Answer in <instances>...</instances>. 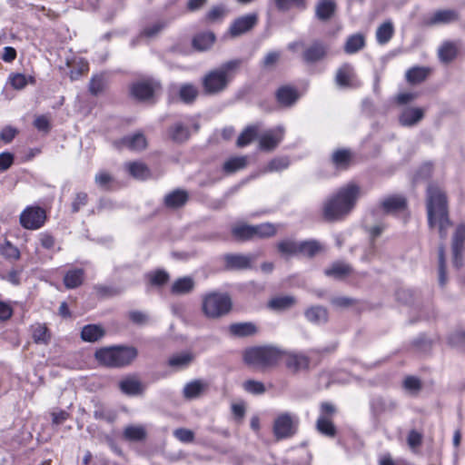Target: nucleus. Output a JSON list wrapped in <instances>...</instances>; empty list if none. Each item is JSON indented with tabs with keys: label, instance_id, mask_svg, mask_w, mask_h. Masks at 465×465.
Returning a JSON list of instances; mask_svg holds the SVG:
<instances>
[{
	"label": "nucleus",
	"instance_id": "obj_1",
	"mask_svg": "<svg viewBox=\"0 0 465 465\" xmlns=\"http://www.w3.org/2000/svg\"><path fill=\"white\" fill-rule=\"evenodd\" d=\"M360 193V186L353 183L339 188L323 202L322 218L329 223L342 221L354 209Z\"/></svg>",
	"mask_w": 465,
	"mask_h": 465
},
{
	"label": "nucleus",
	"instance_id": "obj_2",
	"mask_svg": "<svg viewBox=\"0 0 465 465\" xmlns=\"http://www.w3.org/2000/svg\"><path fill=\"white\" fill-rule=\"evenodd\" d=\"M427 213L430 227H437L440 237L445 239L451 223L449 219L446 195L437 185L428 186Z\"/></svg>",
	"mask_w": 465,
	"mask_h": 465
},
{
	"label": "nucleus",
	"instance_id": "obj_3",
	"mask_svg": "<svg viewBox=\"0 0 465 465\" xmlns=\"http://www.w3.org/2000/svg\"><path fill=\"white\" fill-rule=\"evenodd\" d=\"M242 63L241 59L230 60L218 68L208 72L202 81L204 93L213 95L223 92L239 70Z\"/></svg>",
	"mask_w": 465,
	"mask_h": 465
},
{
	"label": "nucleus",
	"instance_id": "obj_4",
	"mask_svg": "<svg viewBox=\"0 0 465 465\" xmlns=\"http://www.w3.org/2000/svg\"><path fill=\"white\" fill-rule=\"evenodd\" d=\"M94 357L104 366L122 368L132 363L137 357V351L134 347H104L97 350Z\"/></svg>",
	"mask_w": 465,
	"mask_h": 465
},
{
	"label": "nucleus",
	"instance_id": "obj_5",
	"mask_svg": "<svg viewBox=\"0 0 465 465\" xmlns=\"http://www.w3.org/2000/svg\"><path fill=\"white\" fill-rule=\"evenodd\" d=\"M282 354L279 349L272 346H257L244 351L243 361L249 366L264 370L275 366Z\"/></svg>",
	"mask_w": 465,
	"mask_h": 465
},
{
	"label": "nucleus",
	"instance_id": "obj_6",
	"mask_svg": "<svg viewBox=\"0 0 465 465\" xmlns=\"http://www.w3.org/2000/svg\"><path fill=\"white\" fill-rule=\"evenodd\" d=\"M232 300L226 293L212 292L203 297L202 310L209 319H218L226 315L232 309Z\"/></svg>",
	"mask_w": 465,
	"mask_h": 465
},
{
	"label": "nucleus",
	"instance_id": "obj_7",
	"mask_svg": "<svg viewBox=\"0 0 465 465\" xmlns=\"http://www.w3.org/2000/svg\"><path fill=\"white\" fill-rule=\"evenodd\" d=\"M161 89V84L153 78L138 80L132 84L130 92L139 101H149Z\"/></svg>",
	"mask_w": 465,
	"mask_h": 465
},
{
	"label": "nucleus",
	"instance_id": "obj_8",
	"mask_svg": "<svg viewBox=\"0 0 465 465\" xmlns=\"http://www.w3.org/2000/svg\"><path fill=\"white\" fill-rule=\"evenodd\" d=\"M46 219L45 212L38 206H28L20 214V224L27 230L41 228Z\"/></svg>",
	"mask_w": 465,
	"mask_h": 465
},
{
	"label": "nucleus",
	"instance_id": "obj_9",
	"mask_svg": "<svg viewBox=\"0 0 465 465\" xmlns=\"http://www.w3.org/2000/svg\"><path fill=\"white\" fill-rule=\"evenodd\" d=\"M335 83L341 88H356L361 85L353 66L344 64L338 68L335 74Z\"/></svg>",
	"mask_w": 465,
	"mask_h": 465
},
{
	"label": "nucleus",
	"instance_id": "obj_10",
	"mask_svg": "<svg viewBox=\"0 0 465 465\" xmlns=\"http://www.w3.org/2000/svg\"><path fill=\"white\" fill-rule=\"evenodd\" d=\"M465 242V225L459 224L456 227L455 232L452 236L451 250H452V262L456 268L462 265V252Z\"/></svg>",
	"mask_w": 465,
	"mask_h": 465
},
{
	"label": "nucleus",
	"instance_id": "obj_11",
	"mask_svg": "<svg viewBox=\"0 0 465 465\" xmlns=\"http://www.w3.org/2000/svg\"><path fill=\"white\" fill-rule=\"evenodd\" d=\"M273 432L278 440L291 437L294 434V421L290 413H282L274 420Z\"/></svg>",
	"mask_w": 465,
	"mask_h": 465
},
{
	"label": "nucleus",
	"instance_id": "obj_12",
	"mask_svg": "<svg viewBox=\"0 0 465 465\" xmlns=\"http://www.w3.org/2000/svg\"><path fill=\"white\" fill-rule=\"evenodd\" d=\"M284 361L286 368L293 373L309 370L311 359L302 352H285Z\"/></svg>",
	"mask_w": 465,
	"mask_h": 465
},
{
	"label": "nucleus",
	"instance_id": "obj_13",
	"mask_svg": "<svg viewBox=\"0 0 465 465\" xmlns=\"http://www.w3.org/2000/svg\"><path fill=\"white\" fill-rule=\"evenodd\" d=\"M254 255H244L240 253H227L224 255L225 268L227 270H245L251 268L255 260Z\"/></svg>",
	"mask_w": 465,
	"mask_h": 465
},
{
	"label": "nucleus",
	"instance_id": "obj_14",
	"mask_svg": "<svg viewBox=\"0 0 465 465\" xmlns=\"http://www.w3.org/2000/svg\"><path fill=\"white\" fill-rule=\"evenodd\" d=\"M425 111L420 107L408 106L401 110L399 115V123L404 127L417 125L424 117Z\"/></svg>",
	"mask_w": 465,
	"mask_h": 465
},
{
	"label": "nucleus",
	"instance_id": "obj_15",
	"mask_svg": "<svg viewBox=\"0 0 465 465\" xmlns=\"http://www.w3.org/2000/svg\"><path fill=\"white\" fill-rule=\"evenodd\" d=\"M114 146L121 148H128L132 151H141L146 148L147 141L143 134L136 133L129 136H125L119 141L114 143Z\"/></svg>",
	"mask_w": 465,
	"mask_h": 465
},
{
	"label": "nucleus",
	"instance_id": "obj_16",
	"mask_svg": "<svg viewBox=\"0 0 465 465\" xmlns=\"http://www.w3.org/2000/svg\"><path fill=\"white\" fill-rule=\"evenodd\" d=\"M327 51L328 47L324 43L316 41L304 50L302 58L307 64H314L322 60L326 56Z\"/></svg>",
	"mask_w": 465,
	"mask_h": 465
},
{
	"label": "nucleus",
	"instance_id": "obj_17",
	"mask_svg": "<svg viewBox=\"0 0 465 465\" xmlns=\"http://www.w3.org/2000/svg\"><path fill=\"white\" fill-rule=\"evenodd\" d=\"M257 23V15L249 14L237 18L230 27L232 36H238L251 30Z\"/></svg>",
	"mask_w": 465,
	"mask_h": 465
},
{
	"label": "nucleus",
	"instance_id": "obj_18",
	"mask_svg": "<svg viewBox=\"0 0 465 465\" xmlns=\"http://www.w3.org/2000/svg\"><path fill=\"white\" fill-rule=\"evenodd\" d=\"M282 134L283 129L282 127L266 132L260 138V148L264 151L275 149L282 141Z\"/></svg>",
	"mask_w": 465,
	"mask_h": 465
},
{
	"label": "nucleus",
	"instance_id": "obj_19",
	"mask_svg": "<svg viewBox=\"0 0 465 465\" xmlns=\"http://www.w3.org/2000/svg\"><path fill=\"white\" fill-rule=\"evenodd\" d=\"M306 320L315 325L325 324L329 320V314L326 308L315 305L308 308L304 312Z\"/></svg>",
	"mask_w": 465,
	"mask_h": 465
},
{
	"label": "nucleus",
	"instance_id": "obj_20",
	"mask_svg": "<svg viewBox=\"0 0 465 465\" xmlns=\"http://www.w3.org/2000/svg\"><path fill=\"white\" fill-rule=\"evenodd\" d=\"M371 406L376 414H381L395 411L398 407V402L390 397H376L371 401Z\"/></svg>",
	"mask_w": 465,
	"mask_h": 465
},
{
	"label": "nucleus",
	"instance_id": "obj_21",
	"mask_svg": "<svg viewBox=\"0 0 465 465\" xmlns=\"http://www.w3.org/2000/svg\"><path fill=\"white\" fill-rule=\"evenodd\" d=\"M119 388L123 393L134 396L143 392V387L135 376H128L119 382Z\"/></svg>",
	"mask_w": 465,
	"mask_h": 465
},
{
	"label": "nucleus",
	"instance_id": "obj_22",
	"mask_svg": "<svg viewBox=\"0 0 465 465\" xmlns=\"http://www.w3.org/2000/svg\"><path fill=\"white\" fill-rule=\"evenodd\" d=\"M276 98L280 104L292 106L298 100L299 95L295 88L284 85L277 90Z\"/></svg>",
	"mask_w": 465,
	"mask_h": 465
},
{
	"label": "nucleus",
	"instance_id": "obj_23",
	"mask_svg": "<svg viewBox=\"0 0 465 465\" xmlns=\"http://www.w3.org/2000/svg\"><path fill=\"white\" fill-rule=\"evenodd\" d=\"M188 201V193L184 190L177 189L164 197V204L169 208H179Z\"/></svg>",
	"mask_w": 465,
	"mask_h": 465
},
{
	"label": "nucleus",
	"instance_id": "obj_24",
	"mask_svg": "<svg viewBox=\"0 0 465 465\" xmlns=\"http://www.w3.org/2000/svg\"><path fill=\"white\" fill-rule=\"evenodd\" d=\"M194 356L189 351H182L172 355L168 360V364L174 370H183L187 368L193 361Z\"/></svg>",
	"mask_w": 465,
	"mask_h": 465
},
{
	"label": "nucleus",
	"instance_id": "obj_25",
	"mask_svg": "<svg viewBox=\"0 0 465 465\" xmlns=\"http://www.w3.org/2000/svg\"><path fill=\"white\" fill-rule=\"evenodd\" d=\"M105 331L103 327L96 324L85 325L81 331V338L87 342H94L104 337Z\"/></svg>",
	"mask_w": 465,
	"mask_h": 465
},
{
	"label": "nucleus",
	"instance_id": "obj_26",
	"mask_svg": "<svg viewBox=\"0 0 465 465\" xmlns=\"http://www.w3.org/2000/svg\"><path fill=\"white\" fill-rule=\"evenodd\" d=\"M336 4L331 0H321L315 7V14L322 21L329 20L334 14Z\"/></svg>",
	"mask_w": 465,
	"mask_h": 465
},
{
	"label": "nucleus",
	"instance_id": "obj_27",
	"mask_svg": "<svg viewBox=\"0 0 465 465\" xmlns=\"http://www.w3.org/2000/svg\"><path fill=\"white\" fill-rule=\"evenodd\" d=\"M194 281L192 277L185 276L177 279L172 285L171 292L176 295H183L191 292L194 288Z\"/></svg>",
	"mask_w": 465,
	"mask_h": 465
},
{
	"label": "nucleus",
	"instance_id": "obj_28",
	"mask_svg": "<svg viewBox=\"0 0 465 465\" xmlns=\"http://www.w3.org/2000/svg\"><path fill=\"white\" fill-rule=\"evenodd\" d=\"M459 19V14L452 9L438 10L430 18V24H450Z\"/></svg>",
	"mask_w": 465,
	"mask_h": 465
},
{
	"label": "nucleus",
	"instance_id": "obj_29",
	"mask_svg": "<svg viewBox=\"0 0 465 465\" xmlns=\"http://www.w3.org/2000/svg\"><path fill=\"white\" fill-rule=\"evenodd\" d=\"M207 383L202 380H194L188 382L183 388V396L186 399H194L199 397L207 388Z\"/></svg>",
	"mask_w": 465,
	"mask_h": 465
},
{
	"label": "nucleus",
	"instance_id": "obj_30",
	"mask_svg": "<svg viewBox=\"0 0 465 465\" xmlns=\"http://www.w3.org/2000/svg\"><path fill=\"white\" fill-rule=\"evenodd\" d=\"M365 45V38L361 34H354L347 38L344 45V52L349 54H355Z\"/></svg>",
	"mask_w": 465,
	"mask_h": 465
},
{
	"label": "nucleus",
	"instance_id": "obj_31",
	"mask_svg": "<svg viewBox=\"0 0 465 465\" xmlns=\"http://www.w3.org/2000/svg\"><path fill=\"white\" fill-rule=\"evenodd\" d=\"M381 206L386 213L397 212L405 207V199L401 196H389L381 201Z\"/></svg>",
	"mask_w": 465,
	"mask_h": 465
},
{
	"label": "nucleus",
	"instance_id": "obj_32",
	"mask_svg": "<svg viewBox=\"0 0 465 465\" xmlns=\"http://www.w3.org/2000/svg\"><path fill=\"white\" fill-rule=\"evenodd\" d=\"M231 334L237 337H247L256 333L257 329L251 322H239L231 324L229 327Z\"/></svg>",
	"mask_w": 465,
	"mask_h": 465
},
{
	"label": "nucleus",
	"instance_id": "obj_33",
	"mask_svg": "<svg viewBox=\"0 0 465 465\" xmlns=\"http://www.w3.org/2000/svg\"><path fill=\"white\" fill-rule=\"evenodd\" d=\"M232 236L238 241H248L254 238L253 225L238 223L232 228Z\"/></svg>",
	"mask_w": 465,
	"mask_h": 465
},
{
	"label": "nucleus",
	"instance_id": "obj_34",
	"mask_svg": "<svg viewBox=\"0 0 465 465\" xmlns=\"http://www.w3.org/2000/svg\"><path fill=\"white\" fill-rule=\"evenodd\" d=\"M179 97L184 104H192L199 94L197 86L193 84H183L179 88Z\"/></svg>",
	"mask_w": 465,
	"mask_h": 465
},
{
	"label": "nucleus",
	"instance_id": "obj_35",
	"mask_svg": "<svg viewBox=\"0 0 465 465\" xmlns=\"http://www.w3.org/2000/svg\"><path fill=\"white\" fill-rule=\"evenodd\" d=\"M84 270L74 269L68 271L64 277V283L67 289H74L80 286L84 281Z\"/></svg>",
	"mask_w": 465,
	"mask_h": 465
},
{
	"label": "nucleus",
	"instance_id": "obj_36",
	"mask_svg": "<svg viewBox=\"0 0 465 465\" xmlns=\"http://www.w3.org/2000/svg\"><path fill=\"white\" fill-rule=\"evenodd\" d=\"M215 36L213 33L207 32L196 35L193 40V47L199 51L209 49L214 43Z\"/></svg>",
	"mask_w": 465,
	"mask_h": 465
},
{
	"label": "nucleus",
	"instance_id": "obj_37",
	"mask_svg": "<svg viewBox=\"0 0 465 465\" xmlns=\"http://www.w3.org/2000/svg\"><path fill=\"white\" fill-rule=\"evenodd\" d=\"M429 73L430 70L426 67L415 66L406 72V80L411 84H419L427 78Z\"/></svg>",
	"mask_w": 465,
	"mask_h": 465
},
{
	"label": "nucleus",
	"instance_id": "obj_38",
	"mask_svg": "<svg viewBox=\"0 0 465 465\" xmlns=\"http://www.w3.org/2000/svg\"><path fill=\"white\" fill-rule=\"evenodd\" d=\"M32 337L34 341L38 344H47L51 339L47 327L41 323L32 326Z\"/></svg>",
	"mask_w": 465,
	"mask_h": 465
},
{
	"label": "nucleus",
	"instance_id": "obj_39",
	"mask_svg": "<svg viewBox=\"0 0 465 465\" xmlns=\"http://www.w3.org/2000/svg\"><path fill=\"white\" fill-rule=\"evenodd\" d=\"M247 156H236L230 158L223 163V171L227 173H233L242 170L247 165Z\"/></svg>",
	"mask_w": 465,
	"mask_h": 465
},
{
	"label": "nucleus",
	"instance_id": "obj_40",
	"mask_svg": "<svg viewBox=\"0 0 465 465\" xmlns=\"http://www.w3.org/2000/svg\"><path fill=\"white\" fill-rule=\"evenodd\" d=\"M394 33L392 23L388 21L381 25L376 31V39L380 45L388 43Z\"/></svg>",
	"mask_w": 465,
	"mask_h": 465
},
{
	"label": "nucleus",
	"instance_id": "obj_41",
	"mask_svg": "<svg viewBox=\"0 0 465 465\" xmlns=\"http://www.w3.org/2000/svg\"><path fill=\"white\" fill-rule=\"evenodd\" d=\"M351 160V153L350 150L339 149L333 152L331 161L337 168L345 169Z\"/></svg>",
	"mask_w": 465,
	"mask_h": 465
},
{
	"label": "nucleus",
	"instance_id": "obj_42",
	"mask_svg": "<svg viewBox=\"0 0 465 465\" xmlns=\"http://www.w3.org/2000/svg\"><path fill=\"white\" fill-rule=\"evenodd\" d=\"M170 137L176 143H183L189 138V130L182 123L174 124L169 130Z\"/></svg>",
	"mask_w": 465,
	"mask_h": 465
},
{
	"label": "nucleus",
	"instance_id": "obj_43",
	"mask_svg": "<svg viewBox=\"0 0 465 465\" xmlns=\"http://www.w3.org/2000/svg\"><path fill=\"white\" fill-rule=\"evenodd\" d=\"M458 53L457 46L450 42L444 43L438 51L439 58L443 63H450L452 61Z\"/></svg>",
	"mask_w": 465,
	"mask_h": 465
},
{
	"label": "nucleus",
	"instance_id": "obj_44",
	"mask_svg": "<svg viewBox=\"0 0 465 465\" xmlns=\"http://www.w3.org/2000/svg\"><path fill=\"white\" fill-rule=\"evenodd\" d=\"M258 131V125L247 126L239 135L236 142L237 146L243 147L249 144L257 136Z\"/></svg>",
	"mask_w": 465,
	"mask_h": 465
},
{
	"label": "nucleus",
	"instance_id": "obj_45",
	"mask_svg": "<svg viewBox=\"0 0 465 465\" xmlns=\"http://www.w3.org/2000/svg\"><path fill=\"white\" fill-rule=\"evenodd\" d=\"M350 265L343 262H334L325 270V274L335 279H341L351 272Z\"/></svg>",
	"mask_w": 465,
	"mask_h": 465
},
{
	"label": "nucleus",
	"instance_id": "obj_46",
	"mask_svg": "<svg viewBox=\"0 0 465 465\" xmlns=\"http://www.w3.org/2000/svg\"><path fill=\"white\" fill-rule=\"evenodd\" d=\"M277 232L276 225L271 223H261L253 225L254 238H269L275 235Z\"/></svg>",
	"mask_w": 465,
	"mask_h": 465
},
{
	"label": "nucleus",
	"instance_id": "obj_47",
	"mask_svg": "<svg viewBox=\"0 0 465 465\" xmlns=\"http://www.w3.org/2000/svg\"><path fill=\"white\" fill-rule=\"evenodd\" d=\"M128 171L132 176L136 179L145 180L149 177L150 172L147 166L140 162L130 163L127 165Z\"/></svg>",
	"mask_w": 465,
	"mask_h": 465
},
{
	"label": "nucleus",
	"instance_id": "obj_48",
	"mask_svg": "<svg viewBox=\"0 0 465 465\" xmlns=\"http://www.w3.org/2000/svg\"><path fill=\"white\" fill-rule=\"evenodd\" d=\"M316 428L318 431L327 437H334L336 434V429L333 423L329 420V418L324 416H320L316 422Z\"/></svg>",
	"mask_w": 465,
	"mask_h": 465
},
{
	"label": "nucleus",
	"instance_id": "obj_49",
	"mask_svg": "<svg viewBox=\"0 0 465 465\" xmlns=\"http://www.w3.org/2000/svg\"><path fill=\"white\" fill-rule=\"evenodd\" d=\"M124 437L131 441L143 440L146 437V430L143 426H128L124 430Z\"/></svg>",
	"mask_w": 465,
	"mask_h": 465
},
{
	"label": "nucleus",
	"instance_id": "obj_50",
	"mask_svg": "<svg viewBox=\"0 0 465 465\" xmlns=\"http://www.w3.org/2000/svg\"><path fill=\"white\" fill-rule=\"evenodd\" d=\"M322 250L317 241H304L299 242V253L304 256L312 257Z\"/></svg>",
	"mask_w": 465,
	"mask_h": 465
},
{
	"label": "nucleus",
	"instance_id": "obj_51",
	"mask_svg": "<svg viewBox=\"0 0 465 465\" xmlns=\"http://www.w3.org/2000/svg\"><path fill=\"white\" fill-rule=\"evenodd\" d=\"M290 164L289 160L286 157H278L271 160L268 164L263 168L262 173H274L282 172L288 168Z\"/></svg>",
	"mask_w": 465,
	"mask_h": 465
},
{
	"label": "nucleus",
	"instance_id": "obj_52",
	"mask_svg": "<svg viewBox=\"0 0 465 465\" xmlns=\"http://www.w3.org/2000/svg\"><path fill=\"white\" fill-rule=\"evenodd\" d=\"M295 304V299L292 296L276 297L270 301L269 306L275 310H285Z\"/></svg>",
	"mask_w": 465,
	"mask_h": 465
},
{
	"label": "nucleus",
	"instance_id": "obj_53",
	"mask_svg": "<svg viewBox=\"0 0 465 465\" xmlns=\"http://www.w3.org/2000/svg\"><path fill=\"white\" fill-rule=\"evenodd\" d=\"M403 389L411 395H417L422 388L421 381L415 376H407L402 382Z\"/></svg>",
	"mask_w": 465,
	"mask_h": 465
},
{
	"label": "nucleus",
	"instance_id": "obj_54",
	"mask_svg": "<svg viewBox=\"0 0 465 465\" xmlns=\"http://www.w3.org/2000/svg\"><path fill=\"white\" fill-rule=\"evenodd\" d=\"M278 251L284 256H292L299 253V242L284 240L278 243Z\"/></svg>",
	"mask_w": 465,
	"mask_h": 465
},
{
	"label": "nucleus",
	"instance_id": "obj_55",
	"mask_svg": "<svg viewBox=\"0 0 465 465\" xmlns=\"http://www.w3.org/2000/svg\"><path fill=\"white\" fill-rule=\"evenodd\" d=\"M242 388L248 393L253 395H262L266 391L265 385L259 381L247 380L242 383Z\"/></svg>",
	"mask_w": 465,
	"mask_h": 465
},
{
	"label": "nucleus",
	"instance_id": "obj_56",
	"mask_svg": "<svg viewBox=\"0 0 465 465\" xmlns=\"http://www.w3.org/2000/svg\"><path fill=\"white\" fill-rule=\"evenodd\" d=\"M94 182L99 188L109 190L114 182V177L106 171H100L95 174Z\"/></svg>",
	"mask_w": 465,
	"mask_h": 465
},
{
	"label": "nucleus",
	"instance_id": "obj_57",
	"mask_svg": "<svg viewBox=\"0 0 465 465\" xmlns=\"http://www.w3.org/2000/svg\"><path fill=\"white\" fill-rule=\"evenodd\" d=\"M439 283L440 286H444L446 283L445 250L443 245L439 247Z\"/></svg>",
	"mask_w": 465,
	"mask_h": 465
},
{
	"label": "nucleus",
	"instance_id": "obj_58",
	"mask_svg": "<svg viewBox=\"0 0 465 465\" xmlns=\"http://www.w3.org/2000/svg\"><path fill=\"white\" fill-rule=\"evenodd\" d=\"M281 53L278 51L269 52L262 61V67L266 70L273 69L278 64Z\"/></svg>",
	"mask_w": 465,
	"mask_h": 465
},
{
	"label": "nucleus",
	"instance_id": "obj_59",
	"mask_svg": "<svg viewBox=\"0 0 465 465\" xmlns=\"http://www.w3.org/2000/svg\"><path fill=\"white\" fill-rule=\"evenodd\" d=\"M151 284L161 286L167 282L169 280V274L163 270H158L148 274Z\"/></svg>",
	"mask_w": 465,
	"mask_h": 465
},
{
	"label": "nucleus",
	"instance_id": "obj_60",
	"mask_svg": "<svg viewBox=\"0 0 465 465\" xmlns=\"http://www.w3.org/2000/svg\"><path fill=\"white\" fill-rule=\"evenodd\" d=\"M105 85L104 78L102 74L94 75L92 77L89 84V91L92 94L97 95L100 94Z\"/></svg>",
	"mask_w": 465,
	"mask_h": 465
},
{
	"label": "nucleus",
	"instance_id": "obj_61",
	"mask_svg": "<svg viewBox=\"0 0 465 465\" xmlns=\"http://www.w3.org/2000/svg\"><path fill=\"white\" fill-rule=\"evenodd\" d=\"M1 252L8 259L18 260L20 258V251L8 241L2 245Z\"/></svg>",
	"mask_w": 465,
	"mask_h": 465
},
{
	"label": "nucleus",
	"instance_id": "obj_62",
	"mask_svg": "<svg viewBox=\"0 0 465 465\" xmlns=\"http://www.w3.org/2000/svg\"><path fill=\"white\" fill-rule=\"evenodd\" d=\"M173 435L177 440L183 443H189L194 440V433L188 429H177L173 431Z\"/></svg>",
	"mask_w": 465,
	"mask_h": 465
},
{
	"label": "nucleus",
	"instance_id": "obj_63",
	"mask_svg": "<svg viewBox=\"0 0 465 465\" xmlns=\"http://www.w3.org/2000/svg\"><path fill=\"white\" fill-rule=\"evenodd\" d=\"M94 417L96 420H104L107 421L114 420L113 413L110 411H108L106 408H104L103 405L95 406V410L94 411Z\"/></svg>",
	"mask_w": 465,
	"mask_h": 465
},
{
	"label": "nucleus",
	"instance_id": "obj_64",
	"mask_svg": "<svg viewBox=\"0 0 465 465\" xmlns=\"http://www.w3.org/2000/svg\"><path fill=\"white\" fill-rule=\"evenodd\" d=\"M11 85L17 90L23 89L27 84V79L23 74H14L9 76Z\"/></svg>",
	"mask_w": 465,
	"mask_h": 465
}]
</instances>
